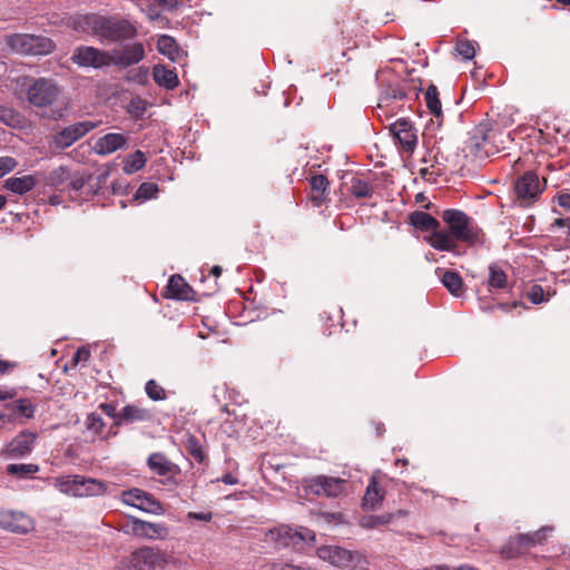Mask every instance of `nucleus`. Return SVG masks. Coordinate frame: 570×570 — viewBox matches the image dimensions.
Segmentation results:
<instances>
[{
  "mask_svg": "<svg viewBox=\"0 0 570 570\" xmlns=\"http://www.w3.org/2000/svg\"><path fill=\"white\" fill-rule=\"evenodd\" d=\"M442 220L446 225V229H441L425 238L434 249L456 253L459 243L472 247L483 242V230L463 210L445 209L442 213Z\"/></svg>",
  "mask_w": 570,
  "mask_h": 570,
  "instance_id": "f257e3e1",
  "label": "nucleus"
},
{
  "mask_svg": "<svg viewBox=\"0 0 570 570\" xmlns=\"http://www.w3.org/2000/svg\"><path fill=\"white\" fill-rule=\"evenodd\" d=\"M92 35L107 42H124L137 37L135 22L118 16H98L89 19Z\"/></svg>",
  "mask_w": 570,
  "mask_h": 570,
  "instance_id": "f03ea898",
  "label": "nucleus"
},
{
  "mask_svg": "<svg viewBox=\"0 0 570 570\" xmlns=\"http://www.w3.org/2000/svg\"><path fill=\"white\" fill-rule=\"evenodd\" d=\"M28 82L26 90L27 100L37 108H48L53 106L61 95V88L52 78H26Z\"/></svg>",
  "mask_w": 570,
  "mask_h": 570,
  "instance_id": "7ed1b4c3",
  "label": "nucleus"
},
{
  "mask_svg": "<svg viewBox=\"0 0 570 570\" xmlns=\"http://www.w3.org/2000/svg\"><path fill=\"white\" fill-rule=\"evenodd\" d=\"M546 188V179L540 181L534 171H525L518 177L513 185V202L520 207H530L537 203Z\"/></svg>",
  "mask_w": 570,
  "mask_h": 570,
  "instance_id": "20e7f679",
  "label": "nucleus"
},
{
  "mask_svg": "<svg viewBox=\"0 0 570 570\" xmlns=\"http://www.w3.org/2000/svg\"><path fill=\"white\" fill-rule=\"evenodd\" d=\"M165 563L159 551L151 548H141L122 559L114 570H157Z\"/></svg>",
  "mask_w": 570,
  "mask_h": 570,
  "instance_id": "39448f33",
  "label": "nucleus"
},
{
  "mask_svg": "<svg viewBox=\"0 0 570 570\" xmlns=\"http://www.w3.org/2000/svg\"><path fill=\"white\" fill-rule=\"evenodd\" d=\"M70 60L80 68L101 69L112 66V53L94 46H78L72 50Z\"/></svg>",
  "mask_w": 570,
  "mask_h": 570,
  "instance_id": "423d86ee",
  "label": "nucleus"
},
{
  "mask_svg": "<svg viewBox=\"0 0 570 570\" xmlns=\"http://www.w3.org/2000/svg\"><path fill=\"white\" fill-rule=\"evenodd\" d=\"M345 483L346 482L343 479L318 475L305 480L303 483V488L307 494L336 498L341 493H343Z\"/></svg>",
  "mask_w": 570,
  "mask_h": 570,
  "instance_id": "0eeeda50",
  "label": "nucleus"
},
{
  "mask_svg": "<svg viewBox=\"0 0 570 570\" xmlns=\"http://www.w3.org/2000/svg\"><path fill=\"white\" fill-rule=\"evenodd\" d=\"M122 502L127 505L137 508L144 512L159 514L164 511L163 504L153 494L141 489H130L122 491Z\"/></svg>",
  "mask_w": 570,
  "mask_h": 570,
  "instance_id": "6e6552de",
  "label": "nucleus"
},
{
  "mask_svg": "<svg viewBox=\"0 0 570 570\" xmlns=\"http://www.w3.org/2000/svg\"><path fill=\"white\" fill-rule=\"evenodd\" d=\"M96 127L97 124L89 120L72 124L62 128L53 136V144L57 148L66 149Z\"/></svg>",
  "mask_w": 570,
  "mask_h": 570,
  "instance_id": "1a4fd4ad",
  "label": "nucleus"
},
{
  "mask_svg": "<svg viewBox=\"0 0 570 570\" xmlns=\"http://www.w3.org/2000/svg\"><path fill=\"white\" fill-rule=\"evenodd\" d=\"M33 528V520L23 512L7 511L0 513V529L3 531L27 534Z\"/></svg>",
  "mask_w": 570,
  "mask_h": 570,
  "instance_id": "9d476101",
  "label": "nucleus"
},
{
  "mask_svg": "<svg viewBox=\"0 0 570 570\" xmlns=\"http://www.w3.org/2000/svg\"><path fill=\"white\" fill-rule=\"evenodd\" d=\"M316 556L340 569H346L353 562L356 554L338 546H322L316 549Z\"/></svg>",
  "mask_w": 570,
  "mask_h": 570,
  "instance_id": "9b49d317",
  "label": "nucleus"
},
{
  "mask_svg": "<svg viewBox=\"0 0 570 570\" xmlns=\"http://www.w3.org/2000/svg\"><path fill=\"white\" fill-rule=\"evenodd\" d=\"M487 122L479 124L473 131V135L465 142V149L470 155L475 158L482 159L497 154V149L489 148L487 142Z\"/></svg>",
  "mask_w": 570,
  "mask_h": 570,
  "instance_id": "f8f14e48",
  "label": "nucleus"
},
{
  "mask_svg": "<svg viewBox=\"0 0 570 570\" xmlns=\"http://www.w3.org/2000/svg\"><path fill=\"white\" fill-rule=\"evenodd\" d=\"M147 465L149 470L159 476L166 478L164 484L174 482V478L179 473L177 464L171 462L164 453L155 452L148 456Z\"/></svg>",
  "mask_w": 570,
  "mask_h": 570,
  "instance_id": "ddd939ff",
  "label": "nucleus"
},
{
  "mask_svg": "<svg viewBox=\"0 0 570 570\" xmlns=\"http://www.w3.org/2000/svg\"><path fill=\"white\" fill-rule=\"evenodd\" d=\"M390 131L404 151L412 153L416 147L417 136L413 125L405 119H397L390 126Z\"/></svg>",
  "mask_w": 570,
  "mask_h": 570,
  "instance_id": "4468645a",
  "label": "nucleus"
},
{
  "mask_svg": "<svg viewBox=\"0 0 570 570\" xmlns=\"http://www.w3.org/2000/svg\"><path fill=\"white\" fill-rule=\"evenodd\" d=\"M111 53L114 60L112 66L122 68L139 63L146 57L145 47L141 42L125 45L121 50H114Z\"/></svg>",
  "mask_w": 570,
  "mask_h": 570,
  "instance_id": "2eb2a0df",
  "label": "nucleus"
},
{
  "mask_svg": "<svg viewBox=\"0 0 570 570\" xmlns=\"http://www.w3.org/2000/svg\"><path fill=\"white\" fill-rule=\"evenodd\" d=\"M36 440V433L21 431L6 445L4 454L11 459L22 458L32 451Z\"/></svg>",
  "mask_w": 570,
  "mask_h": 570,
  "instance_id": "dca6fc26",
  "label": "nucleus"
},
{
  "mask_svg": "<svg viewBox=\"0 0 570 570\" xmlns=\"http://www.w3.org/2000/svg\"><path fill=\"white\" fill-rule=\"evenodd\" d=\"M194 289L185 281L183 276L178 274L170 276L168 284L166 286L165 297L181 301H190L194 298Z\"/></svg>",
  "mask_w": 570,
  "mask_h": 570,
  "instance_id": "f3484780",
  "label": "nucleus"
},
{
  "mask_svg": "<svg viewBox=\"0 0 570 570\" xmlns=\"http://www.w3.org/2000/svg\"><path fill=\"white\" fill-rule=\"evenodd\" d=\"M126 144L127 138L125 135L110 132L96 140L94 150L97 155L106 156L124 148Z\"/></svg>",
  "mask_w": 570,
  "mask_h": 570,
  "instance_id": "a211bd4d",
  "label": "nucleus"
},
{
  "mask_svg": "<svg viewBox=\"0 0 570 570\" xmlns=\"http://www.w3.org/2000/svg\"><path fill=\"white\" fill-rule=\"evenodd\" d=\"M311 195L309 199L315 207L322 206L328 196L330 181L325 175H314L309 179Z\"/></svg>",
  "mask_w": 570,
  "mask_h": 570,
  "instance_id": "6ab92c4d",
  "label": "nucleus"
},
{
  "mask_svg": "<svg viewBox=\"0 0 570 570\" xmlns=\"http://www.w3.org/2000/svg\"><path fill=\"white\" fill-rule=\"evenodd\" d=\"M385 490L381 484L377 475L370 479L365 494L363 497V507L367 509H375L384 499Z\"/></svg>",
  "mask_w": 570,
  "mask_h": 570,
  "instance_id": "aec40b11",
  "label": "nucleus"
},
{
  "mask_svg": "<svg viewBox=\"0 0 570 570\" xmlns=\"http://www.w3.org/2000/svg\"><path fill=\"white\" fill-rule=\"evenodd\" d=\"M153 414L148 409L134 404L126 405L119 411L117 424H131L151 420Z\"/></svg>",
  "mask_w": 570,
  "mask_h": 570,
  "instance_id": "412c9836",
  "label": "nucleus"
},
{
  "mask_svg": "<svg viewBox=\"0 0 570 570\" xmlns=\"http://www.w3.org/2000/svg\"><path fill=\"white\" fill-rule=\"evenodd\" d=\"M409 220L413 227L421 232L431 230L432 234L441 232L439 220L425 212L415 210L411 213L409 216Z\"/></svg>",
  "mask_w": 570,
  "mask_h": 570,
  "instance_id": "4be33fe9",
  "label": "nucleus"
},
{
  "mask_svg": "<svg viewBox=\"0 0 570 570\" xmlns=\"http://www.w3.org/2000/svg\"><path fill=\"white\" fill-rule=\"evenodd\" d=\"M105 491L106 485L102 482L78 475L73 497L100 495Z\"/></svg>",
  "mask_w": 570,
  "mask_h": 570,
  "instance_id": "5701e85b",
  "label": "nucleus"
},
{
  "mask_svg": "<svg viewBox=\"0 0 570 570\" xmlns=\"http://www.w3.org/2000/svg\"><path fill=\"white\" fill-rule=\"evenodd\" d=\"M153 78L158 86L168 90H173L179 85L176 71L168 69L163 65H156L153 68Z\"/></svg>",
  "mask_w": 570,
  "mask_h": 570,
  "instance_id": "b1692460",
  "label": "nucleus"
},
{
  "mask_svg": "<svg viewBox=\"0 0 570 570\" xmlns=\"http://www.w3.org/2000/svg\"><path fill=\"white\" fill-rule=\"evenodd\" d=\"M441 282L449 293L455 297H461L465 293L464 282L461 275L455 271H442Z\"/></svg>",
  "mask_w": 570,
  "mask_h": 570,
  "instance_id": "393cba45",
  "label": "nucleus"
},
{
  "mask_svg": "<svg viewBox=\"0 0 570 570\" xmlns=\"http://www.w3.org/2000/svg\"><path fill=\"white\" fill-rule=\"evenodd\" d=\"M157 50L159 53L168 57L171 61H179L184 52L174 37L161 35L157 40Z\"/></svg>",
  "mask_w": 570,
  "mask_h": 570,
  "instance_id": "a878e982",
  "label": "nucleus"
},
{
  "mask_svg": "<svg viewBox=\"0 0 570 570\" xmlns=\"http://www.w3.org/2000/svg\"><path fill=\"white\" fill-rule=\"evenodd\" d=\"M38 180L33 175H26L22 177H10L6 180L4 187L16 194L23 195L32 190Z\"/></svg>",
  "mask_w": 570,
  "mask_h": 570,
  "instance_id": "bb28decb",
  "label": "nucleus"
},
{
  "mask_svg": "<svg viewBox=\"0 0 570 570\" xmlns=\"http://www.w3.org/2000/svg\"><path fill=\"white\" fill-rule=\"evenodd\" d=\"M487 142L489 148L497 149V153L508 148V144L511 142L510 134H505L501 130H495L490 128L489 122H487Z\"/></svg>",
  "mask_w": 570,
  "mask_h": 570,
  "instance_id": "cd10ccee",
  "label": "nucleus"
},
{
  "mask_svg": "<svg viewBox=\"0 0 570 570\" xmlns=\"http://www.w3.org/2000/svg\"><path fill=\"white\" fill-rule=\"evenodd\" d=\"M350 191L355 198L367 199L373 196L374 188L368 181L360 177H353L351 179Z\"/></svg>",
  "mask_w": 570,
  "mask_h": 570,
  "instance_id": "c85d7f7f",
  "label": "nucleus"
},
{
  "mask_svg": "<svg viewBox=\"0 0 570 570\" xmlns=\"http://www.w3.org/2000/svg\"><path fill=\"white\" fill-rule=\"evenodd\" d=\"M311 518L320 527L344 523V515L340 512L311 511Z\"/></svg>",
  "mask_w": 570,
  "mask_h": 570,
  "instance_id": "c756f323",
  "label": "nucleus"
},
{
  "mask_svg": "<svg viewBox=\"0 0 570 570\" xmlns=\"http://www.w3.org/2000/svg\"><path fill=\"white\" fill-rule=\"evenodd\" d=\"M39 471V466L37 464H24V463H12L8 464L6 468V472L9 475H14L19 479H28L31 478Z\"/></svg>",
  "mask_w": 570,
  "mask_h": 570,
  "instance_id": "7c9ffc66",
  "label": "nucleus"
},
{
  "mask_svg": "<svg viewBox=\"0 0 570 570\" xmlns=\"http://www.w3.org/2000/svg\"><path fill=\"white\" fill-rule=\"evenodd\" d=\"M56 48L55 42L43 36L32 35V48L30 55L45 56L51 53Z\"/></svg>",
  "mask_w": 570,
  "mask_h": 570,
  "instance_id": "2f4dec72",
  "label": "nucleus"
},
{
  "mask_svg": "<svg viewBox=\"0 0 570 570\" xmlns=\"http://www.w3.org/2000/svg\"><path fill=\"white\" fill-rule=\"evenodd\" d=\"M406 513L403 510H399L396 513H384L382 515H371L363 518L362 524L368 528L380 529L383 524H389L395 517H404Z\"/></svg>",
  "mask_w": 570,
  "mask_h": 570,
  "instance_id": "473e14b6",
  "label": "nucleus"
},
{
  "mask_svg": "<svg viewBox=\"0 0 570 570\" xmlns=\"http://www.w3.org/2000/svg\"><path fill=\"white\" fill-rule=\"evenodd\" d=\"M490 288H505L508 285L507 274L497 264L489 266V281Z\"/></svg>",
  "mask_w": 570,
  "mask_h": 570,
  "instance_id": "72a5a7b5",
  "label": "nucleus"
},
{
  "mask_svg": "<svg viewBox=\"0 0 570 570\" xmlns=\"http://www.w3.org/2000/svg\"><path fill=\"white\" fill-rule=\"evenodd\" d=\"M425 102L429 110L435 116H442V105L439 98V90L436 86L430 85L425 91Z\"/></svg>",
  "mask_w": 570,
  "mask_h": 570,
  "instance_id": "f704fd0d",
  "label": "nucleus"
},
{
  "mask_svg": "<svg viewBox=\"0 0 570 570\" xmlns=\"http://www.w3.org/2000/svg\"><path fill=\"white\" fill-rule=\"evenodd\" d=\"M146 156L141 150H136L127 157L124 164V171L126 174H134L140 170L146 165Z\"/></svg>",
  "mask_w": 570,
  "mask_h": 570,
  "instance_id": "c9c22d12",
  "label": "nucleus"
},
{
  "mask_svg": "<svg viewBox=\"0 0 570 570\" xmlns=\"http://www.w3.org/2000/svg\"><path fill=\"white\" fill-rule=\"evenodd\" d=\"M9 43L17 52L30 55L32 48V35H14L11 37Z\"/></svg>",
  "mask_w": 570,
  "mask_h": 570,
  "instance_id": "e433bc0d",
  "label": "nucleus"
},
{
  "mask_svg": "<svg viewBox=\"0 0 570 570\" xmlns=\"http://www.w3.org/2000/svg\"><path fill=\"white\" fill-rule=\"evenodd\" d=\"M185 450L199 463H203L206 459L203 446L195 435H188L185 442Z\"/></svg>",
  "mask_w": 570,
  "mask_h": 570,
  "instance_id": "4c0bfd02",
  "label": "nucleus"
},
{
  "mask_svg": "<svg viewBox=\"0 0 570 570\" xmlns=\"http://www.w3.org/2000/svg\"><path fill=\"white\" fill-rule=\"evenodd\" d=\"M6 407L16 409L26 419H32L36 412V405L28 399H20L14 404H7Z\"/></svg>",
  "mask_w": 570,
  "mask_h": 570,
  "instance_id": "58836bf2",
  "label": "nucleus"
},
{
  "mask_svg": "<svg viewBox=\"0 0 570 570\" xmlns=\"http://www.w3.org/2000/svg\"><path fill=\"white\" fill-rule=\"evenodd\" d=\"M131 527L134 534H146L149 531L159 534L161 531H165V529L159 524L141 521L138 519L131 521Z\"/></svg>",
  "mask_w": 570,
  "mask_h": 570,
  "instance_id": "ea45409f",
  "label": "nucleus"
},
{
  "mask_svg": "<svg viewBox=\"0 0 570 570\" xmlns=\"http://www.w3.org/2000/svg\"><path fill=\"white\" fill-rule=\"evenodd\" d=\"M0 122L14 128L20 125L21 116L10 107L0 106Z\"/></svg>",
  "mask_w": 570,
  "mask_h": 570,
  "instance_id": "a19ab883",
  "label": "nucleus"
},
{
  "mask_svg": "<svg viewBox=\"0 0 570 570\" xmlns=\"http://www.w3.org/2000/svg\"><path fill=\"white\" fill-rule=\"evenodd\" d=\"M78 475H65L56 479L58 490L68 495H75Z\"/></svg>",
  "mask_w": 570,
  "mask_h": 570,
  "instance_id": "79ce46f5",
  "label": "nucleus"
},
{
  "mask_svg": "<svg viewBox=\"0 0 570 570\" xmlns=\"http://www.w3.org/2000/svg\"><path fill=\"white\" fill-rule=\"evenodd\" d=\"M145 391L153 401H164L167 397L165 389L156 380L147 381Z\"/></svg>",
  "mask_w": 570,
  "mask_h": 570,
  "instance_id": "37998d69",
  "label": "nucleus"
},
{
  "mask_svg": "<svg viewBox=\"0 0 570 570\" xmlns=\"http://www.w3.org/2000/svg\"><path fill=\"white\" fill-rule=\"evenodd\" d=\"M525 538L527 537H517L514 540H511L509 544L501 550L502 557L511 559L520 554L522 552V542Z\"/></svg>",
  "mask_w": 570,
  "mask_h": 570,
  "instance_id": "c03bdc74",
  "label": "nucleus"
},
{
  "mask_svg": "<svg viewBox=\"0 0 570 570\" xmlns=\"http://www.w3.org/2000/svg\"><path fill=\"white\" fill-rule=\"evenodd\" d=\"M157 193H158V186L155 183L146 181V183H142L138 187V189L135 194V198L141 199V200H147V199L155 197Z\"/></svg>",
  "mask_w": 570,
  "mask_h": 570,
  "instance_id": "a18cd8bd",
  "label": "nucleus"
},
{
  "mask_svg": "<svg viewBox=\"0 0 570 570\" xmlns=\"http://www.w3.org/2000/svg\"><path fill=\"white\" fill-rule=\"evenodd\" d=\"M455 49L465 60H470L475 56L474 45L468 39H459Z\"/></svg>",
  "mask_w": 570,
  "mask_h": 570,
  "instance_id": "49530a36",
  "label": "nucleus"
},
{
  "mask_svg": "<svg viewBox=\"0 0 570 570\" xmlns=\"http://www.w3.org/2000/svg\"><path fill=\"white\" fill-rule=\"evenodd\" d=\"M105 423L101 415L97 413H90L86 420L87 430L91 431L95 434H101L104 430Z\"/></svg>",
  "mask_w": 570,
  "mask_h": 570,
  "instance_id": "de8ad7c7",
  "label": "nucleus"
},
{
  "mask_svg": "<svg viewBox=\"0 0 570 570\" xmlns=\"http://www.w3.org/2000/svg\"><path fill=\"white\" fill-rule=\"evenodd\" d=\"M69 178V171L66 167H58L50 171L48 176V184L51 186H58Z\"/></svg>",
  "mask_w": 570,
  "mask_h": 570,
  "instance_id": "09e8293b",
  "label": "nucleus"
},
{
  "mask_svg": "<svg viewBox=\"0 0 570 570\" xmlns=\"http://www.w3.org/2000/svg\"><path fill=\"white\" fill-rule=\"evenodd\" d=\"M406 97V91L400 86H389L385 90V97L381 98V101L387 100V99H399L402 100Z\"/></svg>",
  "mask_w": 570,
  "mask_h": 570,
  "instance_id": "8fccbe9b",
  "label": "nucleus"
},
{
  "mask_svg": "<svg viewBox=\"0 0 570 570\" xmlns=\"http://www.w3.org/2000/svg\"><path fill=\"white\" fill-rule=\"evenodd\" d=\"M18 163L12 157H0V178L12 171Z\"/></svg>",
  "mask_w": 570,
  "mask_h": 570,
  "instance_id": "3c124183",
  "label": "nucleus"
},
{
  "mask_svg": "<svg viewBox=\"0 0 570 570\" xmlns=\"http://www.w3.org/2000/svg\"><path fill=\"white\" fill-rule=\"evenodd\" d=\"M186 519L188 521L210 522L213 519V512L208 510L200 512H188Z\"/></svg>",
  "mask_w": 570,
  "mask_h": 570,
  "instance_id": "603ef678",
  "label": "nucleus"
},
{
  "mask_svg": "<svg viewBox=\"0 0 570 570\" xmlns=\"http://www.w3.org/2000/svg\"><path fill=\"white\" fill-rule=\"evenodd\" d=\"M529 298L533 304H540L546 301L544 291L540 285H533L529 292Z\"/></svg>",
  "mask_w": 570,
  "mask_h": 570,
  "instance_id": "864d4df0",
  "label": "nucleus"
},
{
  "mask_svg": "<svg viewBox=\"0 0 570 570\" xmlns=\"http://www.w3.org/2000/svg\"><path fill=\"white\" fill-rule=\"evenodd\" d=\"M90 358V351L88 347H79L72 356V364L78 365L79 363H87Z\"/></svg>",
  "mask_w": 570,
  "mask_h": 570,
  "instance_id": "5fc2aeb1",
  "label": "nucleus"
},
{
  "mask_svg": "<svg viewBox=\"0 0 570 570\" xmlns=\"http://www.w3.org/2000/svg\"><path fill=\"white\" fill-rule=\"evenodd\" d=\"M146 110V104L141 99H132L130 101V111L135 115L139 116L142 115Z\"/></svg>",
  "mask_w": 570,
  "mask_h": 570,
  "instance_id": "6e6d98bb",
  "label": "nucleus"
},
{
  "mask_svg": "<svg viewBox=\"0 0 570 570\" xmlns=\"http://www.w3.org/2000/svg\"><path fill=\"white\" fill-rule=\"evenodd\" d=\"M90 179V175H88L87 177L80 175V176H75L72 177L71 181H70V186L73 190H80L83 188V186L86 185V183Z\"/></svg>",
  "mask_w": 570,
  "mask_h": 570,
  "instance_id": "4d7b16f0",
  "label": "nucleus"
},
{
  "mask_svg": "<svg viewBox=\"0 0 570 570\" xmlns=\"http://www.w3.org/2000/svg\"><path fill=\"white\" fill-rule=\"evenodd\" d=\"M424 570H479V569H476L474 567H471V566H468V564L460 566V567H456V568L449 567V566L436 564V566L428 567Z\"/></svg>",
  "mask_w": 570,
  "mask_h": 570,
  "instance_id": "13d9d810",
  "label": "nucleus"
},
{
  "mask_svg": "<svg viewBox=\"0 0 570 570\" xmlns=\"http://www.w3.org/2000/svg\"><path fill=\"white\" fill-rule=\"evenodd\" d=\"M100 409L102 412L108 415L109 417L115 419V421H118L119 412H117L116 406L110 403H102L100 404Z\"/></svg>",
  "mask_w": 570,
  "mask_h": 570,
  "instance_id": "bf43d9fd",
  "label": "nucleus"
},
{
  "mask_svg": "<svg viewBox=\"0 0 570 570\" xmlns=\"http://www.w3.org/2000/svg\"><path fill=\"white\" fill-rule=\"evenodd\" d=\"M558 203L561 207L570 209V191H561L558 196Z\"/></svg>",
  "mask_w": 570,
  "mask_h": 570,
  "instance_id": "052dcab7",
  "label": "nucleus"
},
{
  "mask_svg": "<svg viewBox=\"0 0 570 570\" xmlns=\"http://www.w3.org/2000/svg\"><path fill=\"white\" fill-rule=\"evenodd\" d=\"M16 367V363L0 360V375L6 374L9 370Z\"/></svg>",
  "mask_w": 570,
  "mask_h": 570,
  "instance_id": "680f3d73",
  "label": "nucleus"
},
{
  "mask_svg": "<svg viewBox=\"0 0 570 570\" xmlns=\"http://www.w3.org/2000/svg\"><path fill=\"white\" fill-rule=\"evenodd\" d=\"M286 563H269L262 568V570H284Z\"/></svg>",
  "mask_w": 570,
  "mask_h": 570,
  "instance_id": "e2e57ef3",
  "label": "nucleus"
},
{
  "mask_svg": "<svg viewBox=\"0 0 570 570\" xmlns=\"http://www.w3.org/2000/svg\"><path fill=\"white\" fill-rule=\"evenodd\" d=\"M16 396V391H4L0 390V401L10 400Z\"/></svg>",
  "mask_w": 570,
  "mask_h": 570,
  "instance_id": "0e129e2a",
  "label": "nucleus"
},
{
  "mask_svg": "<svg viewBox=\"0 0 570 570\" xmlns=\"http://www.w3.org/2000/svg\"><path fill=\"white\" fill-rule=\"evenodd\" d=\"M569 224H570V218H557L554 220L553 225L559 226V227H567V229H568Z\"/></svg>",
  "mask_w": 570,
  "mask_h": 570,
  "instance_id": "69168bd1",
  "label": "nucleus"
},
{
  "mask_svg": "<svg viewBox=\"0 0 570 570\" xmlns=\"http://www.w3.org/2000/svg\"><path fill=\"white\" fill-rule=\"evenodd\" d=\"M222 481L225 483V484H236L237 483V479L232 475L230 473H227L225 474L223 478H222Z\"/></svg>",
  "mask_w": 570,
  "mask_h": 570,
  "instance_id": "338daca9",
  "label": "nucleus"
},
{
  "mask_svg": "<svg viewBox=\"0 0 570 570\" xmlns=\"http://www.w3.org/2000/svg\"><path fill=\"white\" fill-rule=\"evenodd\" d=\"M222 267L219 265H215L212 267L209 274L213 275L214 277H219L222 275Z\"/></svg>",
  "mask_w": 570,
  "mask_h": 570,
  "instance_id": "774afa93",
  "label": "nucleus"
}]
</instances>
